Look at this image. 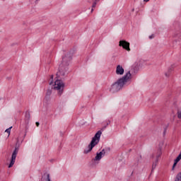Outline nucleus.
Returning a JSON list of instances; mask_svg holds the SVG:
<instances>
[{
  "label": "nucleus",
  "mask_w": 181,
  "mask_h": 181,
  "mask_svg": "<svg viewBox=\"0 0 181 181\" xmlns=\"http://www.w3.org/2000/svg\"><path fill=\"white\" fill-rule=\"evenodd\" d=\"M108 151H110V148H108Z\"/></svg>",
  "instance_id": "obj_33"
},
{
  "label": "nucleus",
  "mask_w": 181,
  "mask_h": 181,
  "mask_svg": "<svg viewBox=\"0 0 181 181\" xmlns=\"http://www.w3.org/2000/svg\"><path fill=\"white\" fill-rule=\"evenodd\" d=\"M173 67H175V65H172V66L168 69V72H166V73L165 74V77H169V76H170V72H171V71H173Z\"/></svg>",
  "instance_id": "obj_11"
},
{
  "label": "nucleus",
  "mask_w": 181,
  "mask_h": 181,
  "mask_svg": "<svg viewBox=\"0 0 181 181\" xmlns=\"http://www.w3.org/2000/svg\"><path fill=\"white\" fill-rule=\"evenodd\" d=\"M29 119H30V112L29 111L25 112V134L28 132V129H29Z\"/></svg>",
  "instance_id": "obj_6"
},
{
  "label": "nucleus",
  "mask_w": 181,
  "mask_h": 181,
  "mask_svg": "<svg viewBox=\"0 0 181 181\" xmlns=\"http://www.w3.org/2000/svg\"><path fill=\"white\" fill-rule=\"evenodd\" d=\"M39 1H40V0H35V4H37V2H39Z\"/></svg>",
  "instance_id": "obj_28"
},
{
  "label": "nucleus",
  "mask_w": 181,
  "mask_h": 181,
  "mask_svg": "<svg viewBox=\"0 0 181 181\" xmlns=\"http://www.w3.org/2000/svg\"><path fill=\"white\" fill-rule=\"evenodd\" d=\"M100 152H102L103 156L105 155V149L103 148Z\"/></svg>",
  "instance_id": "obj_21"
},
{
  "label": "nucleus",
  "mask_w": 181,
  "mask_h": 181,
  "mask_svg": "<svg viewBox=\"0 0 181 181\" xmlns=\"http://www.w3.org/2000/svg\"><path fill=\"white\" fill-rule=\"evenodd\" d=\"M144 2H149V0H144Z\"/></svg>",
  "instance_id": "obj_27"
},
{
  "label": "nucleus",
  "mask_w": 181,
  "mask_h": 181,
  "mask_svg": "<svg viewBox=\"0 0 181 181\" xmlns=\"http://www.w3.org/2000/svg\"><path fill=\"white\" fill-rule=\"evenodd\" d=\"M11 129H12V127L8 128L7 129H6L5 132H7V134H8V136L9 135H11Z\"/></svg>",
  "instance_id": "obj_18"
},
{
  "label": "nucleus",
  "mask_w": 181,
  "mask_h": 181,
  "mask_svg": "<svg viewBox=\"0 0 181 181\" xmlns=\"http://www.w3.org/2000/svg\"><path fill=\"white\" fill-rule=\"evenodd\" d=\"M91 1L93 3L92 5V8L90 12H93L94 11V8H95V6H97V2H100V0H91Z\"/></svg>",
  "instance_id": "obj_12"
},
{
  "label": "nucleus",
  "mask_w": 181,
  "mask_h": 181,
  "mask_svg": "<svg viewBox=\"0 0 181 181\" xmlns=\"http://www.w3.org/2000/svg\"><path fill=\"white\" fill-rule=\"evenodd\" d=\"M50 95H52V89H48L47 90V95L45 96V98H50Z\"/></svg>",
  "instance_id": "obj_13"
},
{
  "label": "nucleus",
  "mask_w": 181,
  "mask_h": 181,
  "mask_svg": "<svg viewBox=\"0 0 181 181\" xmlns=\"http://www.w3.org/2000/svg\"><path fill=\"white\" fill-rule=\"evenodd\" d=\"M54 90H58L59 95H62L63 94V91L64 90V83L62 79H57L54 82Z\"/></svg>",
  "instance_id": "obj_4"
},
{
  "label": "nucleus",
  "mask_w": 181,
  "mask_h": 181,
  "mask_svg": "<svg viewBox=\"0 0 181 181\" xmlns=\"http://www.w3.org/2000/svg\"><path fill=\"white\" fill-rule=\"evenodd\" d=\"M176 42H177V40H175V42L174 43H176Z\"/></svg>",
  "instance_id": "obj_32"
},
{
  "label": "nucleus",
  "mask_w": 181,
  "mask_h": 181,
  "mask_svg": "<svg viewBox=\"0 0 181 181\" xmlns=\"http://www.w3.org/2000/svg\"><path fill=\"white\" fill-rule=\"evenodd\" d=\"M110 124H111V121L108 120L107 122H106V124L103 127L102 129H105V128H107V127H108Z\"/></svg>",
  "instance_id": "obj_17"
},
{
  "label": "nucleus",
  "mask_w": 181,
  "mask_h": 181,
  "mask_svg": "<svg viewBox=\"0 0 181 181\" xmlns=\"http://www.w3.org/2000/svg\"><path fill=\"white\" fill-rule=\"evenodd\" d=\"M40 181H52V180L50 179V174H49L48 173H45L42 175Z\"/></svg>",
  "instance_id": "obj_9"
},
{
  "label": "nucleus",
  "mask_w": 181,
  "mask_h": 181,
  "mask_svg": "<svg viewBox=\"0 0 181 181\" xmlns=\"http://www.w3.org/2000/svg\"><path fill=\"white\" fill-rule=\"evenodd\" d=\"M131 71H129L124 76L118 78L117 81L112 84L110 89V93H118L122 88H124L125 84L128 83V80L131 78Z\"/></svg>",
  "instance_id": "obj_2"
},
{
  "label": "nucleus",
  "mask_w": 181,
  "mask_h": 181,
  "mask_svg": "<svg viewBox=\"0 0 181 181\" xmlns=\"http://www.w3.org/2000/svg\"><path fill=\"white\" fill-rule=\"evenodd\" d=\"M155 37V35H151L149 36V39H153Z\"/></svg>",
  "instance_id": "obj_22"
},
{
  "label": "nucleus",
  "mask_w": 181,
  "mask_h": 181,
  "mask_svg": "<svg viewBox=\"0 0 181 181\" xmlns=\"http://www.w3.org/2000/svg\"><path fill=\"white\" fill-rule=\"evenodd\" d=\"M102 158H103V151H100V152L96 153V156L95 157L93 160L95 162L97 160H101Z\"/></svg>",
  "instance_id": "obj_10"
},
{
  "label": "nucleus",
  "mask_w": 181,
  "mask_h": 181,
  "mask_svg": "<svg viewBox=\"0 0 181 181\" xmlns=\"http://www.w3.org/2000/svg\"><path fill=\"white\" fill-rule=\"evenodd\" d=\"M35 125L36 127H39V125H40V123H39V122H36Z\"/></svg>",
  "instance_id": "obj_26"
},
{
  "label": "nucleus",
  "mask_w": 181,
  "mask_h": 181,
  "mask_svg": "<svg viewBox=\"0 0 181 181\" xmlns=\"http://www.w3.org/2000/svg\"><path fill=\"white\" fill-rule=\"evenodd\" d=\"M19 152V146L18 145L16 146L14 151L11 155V159L10 160V163L8 165V168H11L13 165H15V161L16 160V156H18V153Z\"/></svg>",
  "instance_id": "obj_5"
},
{
  "label": "nucleus",
  "mask_w": 181,
  "mask_h": 181,
  "mask_svg": "<svg viewBox=\"0 0 181 181\" xmlns=\"http://www.w3.org/2000/svg\"><path fill=\"white\" fill-rule=\"evenodd\" d=\"M160 157V154H158L156 156V162L158 163L159 162V158Z\"/></svg>",
  "instance_id": "obj_19"
},
{
  "label": "nucleus",
  "mask_w": 181,
  "mask_h": 181,
  "mask_svg": "<svg viewBox=\"0 0 181 181\" xmlns=\"http://www.w3.org/2000/svg\"><path fill=\"white\" fill-rule=\"evenodd\" d=\"M174 26H175V28H177V26H179V23H175L174 24Z\"/></svg>",
  "instance_id": "obj_24"
},
{
  "label": "nucleus",
  "mask_w": 181,
  "mask_h": 181,
  "mask_svg": "<svg viewBox=\"0 0 181 181\" xmlns=\"http://www.w3.org/2000/svg\"><path fill=\"white\" fill-rule=\"evenodd\" d=\"M102 134H103V132H101V130H99L97 132L95 136L92 138L90 143L88 146V149H85L83 151V153L85 154L90 153V152L93 151V148H94L95 145H98Z\"/></svg>",
  "instance_id": "obj_3"
},
{
  "label": "nucleus",
  "mask_w": 181,
  "mask_h": 181,
  "mask_svg": "<svg viewBox=\"0 0 181 181\" xmlns=\"http://www.w3.org/2000/svg\"><path fill=\"white\" fill-rule=\"evenodd\" d=\"M137 161L139 162V158L137 159Z\"/></svg>",
  "instance_id": "obj_31"
},
{
  "label": "nucleus",
  "mask_w": 181,
  "mask_h": 181,
  "mask_svg": "<svg viewBox=\"0 0 181 181\" xmlns=\"http://www.w3.org/2000/svg\"><path fill=\"white\" fill-rule=\"evenodd\" d=\"M119 46H121L122 47H123V49L127 50V52H129L131 50V49L129 48V42L125 40H120L119 42Z\"/></svg>",
  "instance_id": "obj_7"
},
{
  "label": "nucleus",
  "mask_w": 181,
  "mask_h": 181,
  "mask_svg": "<svg viewBox=\"0 0 181 181\" xmlns=\"http://www.w3.org/2000/svg\"><path fill=\"white\" fill-rule=\"evenodd\" d=\"M25 136H26V134H24V138H25Z\"/></svg>",
  "instance_id": "obj_30"
},
{
  "label": "nucleus",
  "mask_w": 181,
  "mask_h": 181,
  "mask_svg": "<svg viewBox=\"0 0 181 181\" xmlns=\"http://www.w3.org/2000/svg\"><path fill=\"white\" fill-rule=\"evenodd\" d=\"M73 54H74V50H70L62 56V61L59 64L58 71L57 72V78H59V77L64 78V76L69 71V66H70L71 60H73Z\"/></svg>",
  "instance_id": "obj_1"
},
{
  "label": "nucleus",
  "mask_w": 181,
  "mask_h": 181,
  "mask_svg": "<svg viewBox=\"0 0 181 181\" xmlns=\"http://www.w3.org/2000/svg\"><path fill=\"white\" fill-rule=\"evenodd\" d=\"M177 37L181 40V33L177 35Z\"/></svg>",
  "instance_id": "obj_25"
},
{
  "label": "nucleus",
  "mask_w": 181,
  "mask_h": 181,
  "mask_svg": "<svg viewBox=\"0 0 181 181\" xmlns=\"http://www.w3.org/2000/svg\"><path fill=\"white\" fill-rule=\"evenodd\" d=\"M133 70H134V73H136V71H138V70H139V66L138 64L134 66Z\"/></svg>",
  "instance_id": "obj_15"
},
{
  "label": "nucleus",
  "mask_w": 181,
  "mask_h": 181,
  "mask_svg": "<svg viewBox=\"0 0 181 181\" xmlns=\"http://www.w3.org/2000/svg\"><path fill=\"white\" fill-rule=\"evenodd\" d=\"M139 159H142V156H139Z\"/></svg>",
  "instance_id": "obj_29"
},
{
  "label": "nucleus",
  "mask_w": 181,
  "mask_h": 181,
  "mask_svg": "<svg viewBox=\"0 0 181 181\" xmlns=\"http://www.w3.org/2000/svg\"><path fill=\"white\" fill-rule=\"evenodd\" d=\"M53 77H54V76L51 75L50 78L52 81L49 82V86H52V84H53Z\"/></svg>",
  "instance_id": "obj_20"
},
{
  "label": "nucleus",
  "mask_w": 181,
  "mask_h": 181,
  "mask_svg": "<svg viewBox=\"0 0 181 181\" xmlns=\"http://www.w3.org/2000/svg\"><path fill=\"white\" fill-rule=\"evenodd\" d=\"M156 163H156V161L155 163H153L151 172H153V170L156 169Z\"/></svg>",
  "instance_id": "obj_16"
},
{
  "label": "nucleus",
  "mask_w": 181,
  "mask_h": 181,
  "mask_svg": "<svg viewBox=\"0 0 181 181\" xmlns=\"http://www.w3.org/2000/svg\"><path fill=\"white\" fill-rule=\"evenodd\" d=\"M124 73H125V70L122 68V66L117 65L116 67V74L117 76H123Z\"/></svg>",
  "instance_id": "obj_8"
},
{
  "label": "nucleus",
  "mask_w": 181,
  "mask_h": 181,
  "mask_svg": "<svg viewBox=\"0 0 181 181\" xmlns=\"http://www.w3.org/2000/svg\"><path fill=\"white\" fill-rule=\"evenodd\" d=\"M168 127H165L164 129V132H163V135H166V129H167Z\"/></svg>",
  "instance_id": "obj_23"
},
{
  "label": "nucleus",
  "mask_w": 181,
  "mask_h": 181,
  "mask_svg": "<svg viewBox=\"0 0 181 181\" xmlns=\"http://www.w3.org/2000/svg\"><path fill=\"white\" fill-rule=\"evenodd\" d=\"M175 181H181V172L176 175Z\"/></svg>",
  "instance_id": "obj_14"
}]
</instances>
